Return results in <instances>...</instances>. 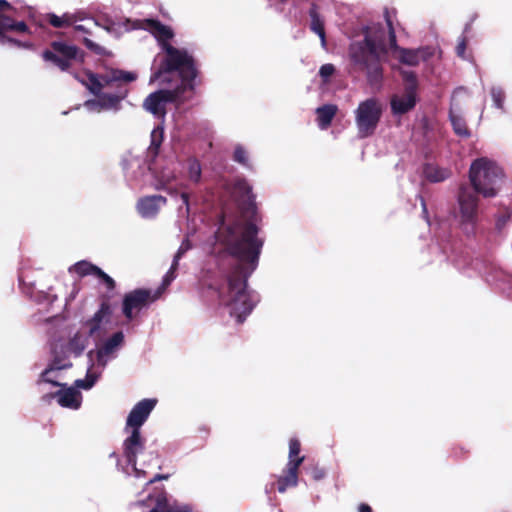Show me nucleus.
Returning <instances> with one entry per match:
<instances>
[{
  "instance_id": "nucleus-1",
  "label": "nucleus",
  "mask_w": 512,
  "mask_h": 512,
  "mask_svg": "<svg viewBox=\"0 0 512 512\" xmlns=\"http://www.w3.org/2000/svg\"><path fill=\"white\" fill-rule=\"evenodd\" d=\"M238 208L245 221H235L222 226L216 232L217 240L226 247L230 256L238 260L231 265L223 281L214 289L220 304L229 308L231 316L243 323L256 305L251 293L247 290V280L256 269L263 247V240L258 238L261 222L255 195L252 187L245 179L234 183Z\"/></svg>"
},
{
  "instance_id": "nucleus-2",
  "label": "nucleus",
  "mask_w": 512,
  "mask_h": 512,
  "mask_svg": "<svg viewBox=\"0 0 512 512\" xmlns=\"http://www.w3.org/2000/svg\"><path fill=\"white\" fill-rule=\"evenodd\" d=\"M138 28L150 32L165 52V56L153 71L150 82L159 81L161 85H169L170 75L174 71H182L185 77L188 76L190 79L197 77L198 69L194 57L187 50L176 48L169 43L174 37V32L169 26L157 19H144L139 21Z\"/></svg>"
},
{
  "instance_id": "nucleus-3",
  "label": "nucleus",
  "mask_w": 512,
  "mask_h": 512,
  "mask_svg": "<svg viewBox=\"0 0 512 512\" xmlns=\"http://www.w3.org/2000/svg\"><path fill=\"white\" fill-rule=\"evenodd\" d=\"M372 28L363 29L364 38L353 41L348 48L351 63L365 73L371 87H380L384 78L383 64L387 59L388 48L381 36L372 35Z\"/></svg>"
},
{
  "instance_id": "nucleus-4",
  "label": "nucleus",
  "mask_w": 512,
  "mask_h": 512,
  "mask_svg": "<svg viewBox=\"0 0 512 512\" xmlns=\"http://www.w3.org/2000/svg\"><path fill=\"white\" fill-rule=\"evenodd\" d=\"M177 78L179 82L174 88L160 89L147 96L144 100L143 107L146 111L152 113L157 118H164L167 111L168 103H183L187 98L184 96L186 91L193 92L195 89V79L185 77L182 71H174L170 78ZM172 80L170 81V83Z\"/></svg>"
},
{
  "instance_id": "nucleus-5",
  "label": "nucleus",
  "mask_w": 512,
  "mask_h": 512,
  "mask_svg": "<svg viewBox=\"0 0 512 512\" xmlns=\"http://www.w3.org/2000/svg\"><path fill=\"white\" fill-rule=\"evenodd\" d=\"M502 178V169L486 158L476 159L470 166L469 179L473 189L486 198L496 196Z\"/></svg>"
},
{
  "instance_id": "nucleus-6",
  "label": "nucleus",
  "mask_w": 512,
  "mask_h": 512,
  "mask_svg": "<svg viewBox=\"0 0 512 512\" xmlns=\"http://www.w3.org/2000/svg\"><path fill=\"white\" fill-rule=\"evenodd\" d=\"M383 107L377 98H368L359 103L355 110V123L359 138L372 136L381 120Z\"/></svg>"
},
{
  "instance_id": "nucleus-7",
  "label": "nucleus",
  "mask_w": 512,
  "mask_h": 512,
  "mask_svg": "<svg viewBox=\"0 0 512 512\" xmlns=\"http://www.w3.org/2000/svg\"><path fill=\"white\" fill-rule=\"evenodd\" d=\"M80 49L76 45L67 44L62 41H52L50 49L42 52L44 61L49 62L61 71H68L73 61L78 58Z\"/></svg>"
},
{
  "instance_id": "nucleus-8",
  "label": "nucleus",
  "mask_w": 512,
  "mask_h": 512,
  "mask_svg": "<svg viewBox=\"0 0 512 512\" xmlns=\"http://www.w3.org/2000/svg\"><path fill=\"white\" fill-rule=\"evenodd\" d=\"M159 298L160 292L145 288L135 289L124 295L122 301V313L126 319L132 320L135 317V311H140Z\"/></svg>"
},
{
  "instance_id": "nucleus-9",
  "label": "nucleus",
  "mask_w": 512,
  "mask_h": 512,
  "mask_svg": "<svg viewBox=\"0 0 512 512\" xmlns=\"http://www.w3.org/2000/svg\"><path fill=\"white\" fill-rule=\"evenodd\" d=\"M87 77L89 80L87 88L97 97L104 87H113L115 82H133L137 79V74L121 69H110L100 76L88 72Z\"/></svg>"
},
{
  "instance_id": "nucleus-10",
  "label": "nucleus",
  "mask_w": 512,
  "mask_h": 512,
  "mask_svg": "<svg viewBox=\"0 0 512 512\" xmlns=\"http://www.w3.org/2000/svg\"><path fill=\"white\" fill-rule=\"evenodd\" d=\"M458 203L460 207L461 223L469 224L474 229L478 217V198L476 192L462 185L459 189Z\"/></svg>"
},
{
  "instance_id": "nucleus-11",
  "label": "nucleus",
  "mask_w": 512,
  "mask_h": 512,
  "mask_svg": "<svg viewBox=\"0 0 512 512\" xmlns=\"http://www.w3.org/2000/svg\"><path fill=\"white\" fill-rule=\"evenodd\" d=\"M8 31H14L17 33H29V28L24 21L14 23L9 17L0 16V44L11 45L18 48H30L32 44L30 42H22L15 38L8 36Z\"/></svg>"
},
{
  "instance_id": "nucleus-12",
  "label": "nucleus",
  "mask_w": 512,
  "mask_h": 512,
  "mask_svg": "<svg viewBox=\"0 0 512 512\" xmlns=\"http://www.w3.org/2000/svg\"><path fill=\"white\" fill-rule=\"evenodd\" d=\"M156 403V399L149 398L143 399L136 403L127 417L125 430H140L156 406Z\"/></svg>"
},
{
  "instance_id": "nucleus-13",
  "label": "nucleus",
  "mask_w": 512,
  "mask_h": 512,
  "mask_svg": "<svg viewBox=\"0 0 512 512\" xmlns=\"http://www.w3.org/2000/svg\"><path fill=\"white\" fill-rule=\"evenodd\" d=\"M129 430L131 434L124 440L123 453L127 463L131 466H136L137 456L145 448V438L142 437L140 430Z\"/></svg>"
},
{
  "instance_id": "nucleus-14",
  "label": "nucleus",
  "mask_w": 512,
  "mask_h": 512,
  "mask_svg": "<svg viewBox=\"0 0 512 512\" xmlns=\"http://www.w3.org/2000/svg\"><path fill=\"white\" fill-rule=\"evenodd\" d=\"M129 82H115L114 86L116 88L115 93H107L101 92L98 98V105L103 109H118L120 106V102L124 100L128 95V88L126 84Z\"/></svg>"
},
{
  "instance_id": "nucleus-15",
  "label": "nucleus",
  "mask_w": 512,
  "mask_h": 512,
  "mask_svg": "<svg viewBox=\"0 0 512 512\" xmlns=\"http://www.w3.org/2000/svg\"><path fill=\"white\" fill-rule=\"evenodd\" d=\"M167 199L162 195H151L140 198L137 202V210L144 218L155 217L161 206H164Z\"/></svg>"
},
{
  "instance_id": "nucleus-16",
  "label": "nucleus",
  "mask_w": 512,
  "mask_h": 512,
  "mask_svg": "<svg viewBox=\"0 0 512 512\" xmlns=\"http://www.w3.org/2000/svg\"><path fill=\"white\" fill-rule=\"evenodd\" d=\"M301 466V460L288 461L283 474L277 479V490L284 493L288 488L296 487L298 484V471Z\"/></svg>"
},
{
  "instance_id": "nucleus-17",
  "label": "nucleus",
  "mask_w": 512,
  "mask_h": 512,
  "mask_svg": "<svg viewBox=\"0 0 512 512\" xmlns=\"http://www.w3.org/2000/svg\"><path fill=\"white\" fill-rule=\"evenodd\" d=\"M66 360V356L56 354L52 360V362L48 365V367L41 373L40 379L38 383L45 382L49 383L55 387H64L65 385L56 381L55 379L50 377V374L56 370H63L72 367V363Z\"/></svg>"
},
{
  "instance_id": "nucleus-18",
  "label": "nucleus",
  "mask_w": 512,
  "mask_h": 512,
  "mask_svg": "<svg viewBox=\"0 0 512 512\" xmlns=\"http://www.w3.org/2000/svg\"><path fill=\"white\" fill-rule=\"evenodd\" d=\"M462 92H464L462 89H457L454 91L452 96L451 108L449 112V118L455 134L463 138H468L470 137L471 132L466 124V121L462 116L456 114L453 108V106L455 105L454 102Z\"/></svg>"
},
{
  "instance_id": "nucleus-19",
  "label": "nucleus",
  "mask_w": 512,
  "mask_h": 512,
  "mask_svg": "<svg viewBox=\"0 0 512 512\" xmlns=\"http://www.w3.org/2000/svg\"><path fill=\"white\" fill-rule=\"evenodd\" d=\"M390 104L394 115H403L415 107L416 94L404 91V94L401 96H392Z\"/></svg>"
},
{
  "instance_id": "nucleus-20",
  "label": "nucleus",
  "mask_w": 512,
  "mask_h": 512,
  "mask_svg": "<svg viewBox=\"0 0 512 512\" xmlns=\"http://www.w3.org/2000/svg\"><path fill=\"white\" fill-rule=\"evenodd\" d=\"M123 341H124V334L122 331H118V332L114 333L96 351L97 362L102 365H105L106 360L104 358L109 356L110 354H112L119 346H121Z\"/></svg>"
},
{
  "instance_id": "nucleus-21",
  "label": "nucleus",
  "mask_w": 512,
  "mask_h": 512,
  "mask_svg": "<svg viewBox=\"0 0 512 512\" xmlns=\"http://www.w3.org/2000/svg\"><path fill=\"white\" fill-rule=\"evenodd\" d=\"M54 396L57 397V401L62 407L78 409L81 405V393L73 387L59 390L54 393Z\"/></svg>"
},
{
  "instance_id": "nucleus-22",
  "label": "nucleus",
  "mask_w": 512,
  "mask_h": 512,
  "mask_svg": "<svg viewBox=\"0 0 512 512\" xmlns=\"http://www.w3.org/2000/svg\"><path fill=\"white\" fill-rule=\"evenodd\" d=\"M426 48H418V49H408L403 48L400 49L399 52V61L405 65L409 66H417L420 63V60H425L428 57Z\"/></svg>"
},
{
  "instance_id": "nucleus-23",
  "label": "nucleus",
  "mask_w": 512,
  "mask_h": 512,
  "mask_svg": "<svg viewBox=\"0 0 512 512\" xmlns=\"http://www.w3.org/2000/svg\"><path fill=\"white\" fill-rule=\"evenodd\" d=\"M309 16L311 18L310 29L316 33L322 42V45L326 44V33L324 28V20L321 18L318 12V6L315 3L311 4L309 9Z\"/></svg>"
},
{
  "instance_id": "nucleus-24",
  "label": "nucleus",
  "mask_w": 512,
  "mask_h": 512,
  "mask_svg": "<svg viewBox=\"0 0 512 512\" xmlns=\"http://www.w3.org/2000/svg\"><path fill=\"white\" fill-rule=\"evenodd\" d=\"M149 512H194L190 505H169L165 495L159 494L156 498V505Z\"/></svg>"
},
{
  "instance_id": "nucleus-25",
  "label": "nucleus",
  "mask_w": 512,
  "mask_h": 512,
  "mask_svg": "<svg viewBox=\"0 0 512 512\" xmlns=\"http://www.w3.org/2000/svg\"><path fill=\"white\" fill-rule=\"evenodd\" d=\"M110 314V305L107 302H102L97 312L92 318L86 321V326L89 328V336H93L100 328L103 319Z\"/></svg>"
},
{
  "instance_id": "nucleus-26",
  "label": "nucleus",
  "mask_w": 512,
  "mask_h": 512,
  "mask_svg": "<svg viewBox=\"0 0 512 512\" xmlns=\"http://www.w3.org/2000/svg\"><path fill=\"white\" fill-rule=\"evenodd\" d=\"M337 110V106L333 104H326L318 107L316 109L318 126L321 129H327L331 125Z\"/></svg>"
},
{
  "instance_id": "nucleus-27",
  "label": "nucleus",
  "mask_w": 512,
  "mask_h": 512,
  "mask_svg": "<svg viewBox=\"0 0 512 512\" xmlns=\"http://www.w3.org/2000/svg\"><path fill=\"white\" fill-rule=\"evenodd\" d=\"M163 133L164 132L161 127H157L153 129L151 132V142L147 151V157L150 159L151 162H153L159 154L160 147L163 141Z\"/></svg>"
},
{
  "instance_id": "nucleus-28",
  "label": "nucleus",
  "mask_w": 512,
  "mask_h": 512,
  "mask_svg": "<svg viewBox=\"0 0 512 512\" xmlns=\"http://www.w3.org/2000/svg\"><path fill=\"white\" fill-rule=\"evenodd\" d=\"M46 21L55 28L68 27L77 21L75 14L65 13L62 16H58L54 13H48L46 15Z\"/></svg>"
},
{
  "instance_id": "nucleus-29",
  "label": "nucleus",
  "mask_w": 512,
  "mask_h": 512,
  "mask_svg": "<svg viewBox=\"0 0 512 512\" xmlns=\"http://www.w3.org/2000/svg\"><path fill=\"white\" fill-rule=\"evenodd\" d=\"M424 174L428 181L437 183L447 179L450 175L447 169L440 168L438 166L428 164L424 168Z\"/></svg>"
},
{
  "instance_id": "nucleus-30",
  "label": "nucleus",
  "mask_w": 512,
  "mask_h": 512,
  "mask_svg": "<svg viewBox=\"0 0 512 512\" xmlns=\"http://www.w3.org/2000/svg\"><path fill=\"white\" fill-rule=\"evenodd\" d=\"M98 269H99V267L94 265L93 263L86 261V260H81V261H78L77 263H75L74 265H72L69 268V272L76 273L80 277H85L88 275L95 276Z\"/></svg>"
},
{
  "instance_id": "nucleus-31",
  "label": "nucleus",
  "mask_w": 512,
  "mask_h": 512,
  "mask_svg": "<svg viewBox=\"0 0 512 512\" xmlns=\"http://www.w3.org/2000/svg\"><path fill=\"white\" fill-rule=\"evenodd\" d=\"M202 168L199 160L191 158L188 160V177L190 181L198 184L201 181Z\"/></svg>"
},
{
  "instance_id": "nucleus-32",
  "label": "nucleus",
  "mask_w": 512,
  "mask_h": 512,
  "mask_svg": "<svg viewBox=\"0 0 512 512\" xmlns=\"http://www.w3.org/2000/svg\"><path fill=\"white\" fill-rule=\"evenodd\" d=\"M402 78L405 82V92H409L412 94L417 93L418 88V80L417 75L413 71H402Z\"/></svg>"
},
{
  "instance_id": "nucleus-33",
  "label": "nucleus",
  "mask_w": 512,
  "mask_h": 512,
  "mask_svg": "<svg viewBox=\"0 0 512 512\" xmlns=\"http://www.w3.org/2000/svg\"><path fill=\"white\" fill-rule=\"evenodd\" d=\"M85 341L79 333H76L68 342L67 349L76 357L80 356L85 349Z\"/></svg>"
},
{
  "instance_id": "nucleus-34",
  "label": "nucleus",
  "mask_w": 512,
  "mask_h": 512,
  "mask_svg": "<svg viewBox=\"0 0 512 512\" xmlns=\"http://www.w3.org/2000/svg\"><path fill=\"white\" fill-rule=\"evenodd\" d=\"M178 265L179 264L172 262L170 269L163 277L162 284L155 290L156 292H160V296L167 289V287L171 284V282L176 278V271L178 269Z\"/></svg>"
},
{
  "instance_id": "nucleus-35",
  "label": "nucleus",
  "mask_w": 512,
  "mask_h": 512,
  "mask_svg": "<svg viewBox=\"0 0 512 512\" xmlns=\"http://www.w3.org/2000/svg\"><path fill=\"white\" fill-rule=\"evenodd\" d=\"M512 220V208H505L496 216L495 228L501 232L507 223Z\"/></svg>"
},
{
  "instance_id": "nucleus-36",
  "label": "nucleus",
  "mask_w": 512,
  "mask_h": 512,
  "mask_svg": "<svg viewBox=\"0 0 512 512\" xmlns=\"http://www.w3.org/2000/svg\"><path fill=\"white\" fill-rule=\"evenodd\" d=\"M301 451V443L298 439L292 438L289 441V460L288 461H297L301 460V464L304 461V456H300Z\"/></svg>"
},
{
  "instance_id": "nucleus-37",
  "label": "nucleus",
  "mask_w": 512,
  "mask_h": 512,
  "mask_svg": "<svg viewBox=\"0 0 512 512\" xmlns=\"http://www.w3.org/2000/svg\"><path fill=\"white\" fill-rule=\"evenodd\" d=\"M491 97L496 108L503 110L504 101L506 98L505 92L500 87H493L491 89Z\"/></svg>"
},
{
  "instance_id": "nucleus-38",
  "label": "nucleus",
  "mask_w": 512,
  "mask_h": 512,
  "mask_svg": "<svg viewBox=\"0 0 512 512\" xmlns=\"http://www.w3.org/2000/svg\"><path fill=\"white\" fill-rule=\"evenodd\" d=\"M96 379H97L96 375L88 373L86 375L85 379L76 380L75 385L78 388L88 390L94 386Z\"/></svg>"
},
{
  "instance_id": "nucleus-39",
  "label": "nucleus",
  "mask_w": 512,
  "mask_h": 512,
  "mask_svg": "<svg viewBox=\"0 0 512 512\" xmlns=\"http://www.w3.org/2000/svg\"><path fill=\"white\" fill-rule=\"evenodd\" d=\"M106 286L107 290L112 291L116 287V282L113 278H111L107 273H105L101 268L98 269L96 275Z\"/></svg>"
},
{
  "instance_id": "nucleus-40",
  "label": "nucleus",
  "mask_w": 512,
  "mask_h": 512,
  "mask_svg": "<svg viewBox=\"0 0 512 512\" xmlns=\"http://www.w3.org/2000/svg\"><path fill=\"white\" fill-rule=\"evenodd\" d=\"M233 160L235 162H238L244 166L248 164V156L246 150L241 146L238 145L235 147L234 153H233Z\"/></svg>"
},
{
  "instance_id": "nucleus-41",
  "label": "nucleus",
  "mask_w": 512,
  "mask_h": 512,
  "mask_svg": "<svg viewBox=\"0 0 512 512\" xmlns=\"http://www.w3.org/2000/svg\"><path fill=\"white\" fill-rule=\"evenodd\" d=\"M305 469L307 470V472L309 473L311 478L315 481L322 480L326 475L325 469L322 467H319L318 465H312L309 468H305Z\"/></svg>"
},
{
  "instance_id": "nucleus-42",
  "label": "nucleus",
  "mask_w": 512,
  "mask_h": 512,
  "mask_svg": "<svg viewBox=\"0 0 512 512\" xmlns=\"http://www.w3.org/2000/svg\"><path fill=\"white\" fill-rule=\"evenodd\" d=\"M335 73V67L333 64L327 63L320 67L319 75L323 82H328L329 78Z\"/></svg>"
},
{
  "instance_id": "nucleus-43",
  "label": "nucleus",
  "mask_w": 512,
  "mask_h": 512,
  "mask_svg": "<svg viewBox=\"0 0 512 512\" xmlns=\"http://www.w3.org/2000/svg\"><path fill=\"white\" fill-rule=\"evenodd\" d=\"M83 43L84 45L89 49L91 50L92 52H94L95 54L97 55H106V49L98 44H96L95 42H93L92 40H90L89 38H84L83 40Z\"/></svg>"
},
{
  "instance_id": "nucleus-44",
  "label": "nucleus",
  "mask_w": 512,
  "mask_h": 512,
  "mask_svg": "<svg viewBox=\"0 0 512 512\" xmlns=\"http://www.w3.org/2000/svg\"><path fill=\"white\" fill-rule=\"evenodd\" d=\"M388 35H389V47H390V49L399 53L400 49H403V48L399 47L398 44H397L395 28H391L390 30H388Z\"/></svg>"
},
{
  "instance_id": "nucleus-45",
  "label": "nucleus",
  "mask_w": 512,
  "mask_h": 512,
  "mask_svg": "<svg viewBox=\"0 0 512 512\" xmlns=\"http://www.w3.org/2000/svg\"><path fill=\"white\" fill-rule=\"evenodd\" d=\"M466 49H467V39L465 37H462L457 46H456V54L458 57L462 59H466Z\"/></svg>"
},
{
  "instance_id": "nucleus-46",
  "label": "nucleus",
  "mask_w": 512,
  "mask_h": 512,
  "mask_svg": "<svg viewBox=\"0 0 512 512\" xmlns=\"http://www.w3.org/2000/svg\"><path fill=\"white\" fill-rule=\"evenodd\" d=\"M14 8L11 4L6 0H0V16L9 17L14 23H16L11 16L4 14L5 12L13 11Z\"/></svg>"
},
{
  "instance_id": "nucleus-47",
  "label": "nucleus",
  "mask_w": 512,
  "mask_h": 512,
  "mask_svg": "<svg viewBox=\"0 0 512 512\" xmlns=\"http://www.w3.org/2000/svg\"><path fill=\"white\" fill-rule=\"evenodd\" d=\"M384 18H385L388 30H390L391 28H394V25H393V22L391 19V15H390V11L388 8H385V10H384Z\"/></svg>"
},
{
  "instance_id": "nucleus-48",
  "label": "nucleus",
  "mask_w": 512,
  "mask_h": 512,
  "mask_svg": "<svg viewBox=\"0 0 512 512\" xmlns=\"http://www.w3.org/2000/svg\"><path fill=\"white\" fill-rule=\"evenodd\" d=\"M180 198H181V200H182L183 204H184V205H185V207H186V212H187V213H189V210H190V204H189L190 196H189V194H188V193H186V192H182V193L180 194Z\"/></svg>"
},
{
  "instance_id": "nucleus-49",
  "label": "nucleus",
  "mask_w": 512,
  "mask_h": 512,
  "mask_svg": "<svg viewBox=\"0 0 512 512\" xmlns=\"http://www.w3.org/2000/svg\"><path fill=\"white\" fill-rule=\"evenodd\" d=\"M186 251L187 248H184L183 245H181L176 254L174 255L173 262L179 264V260L182 258Z\"/></svg>"
},
{
  "instance_id": "nucleus-50",
  "label": "nucleus",
  "mask_w": 512,
  "mask_h": 512,
  "mask_svg": "<svg viewBox=\"0 0 512 512\" xmlns=\"http://www.w3.org/2000/svg\"><path fill=\"white\" fill-rule=\"evenodd\" d=\"M453 453L455 457L460 458L465 456L468 453V451L465 450L462 446H457L453 448Z\"/></svg>"
},
{
  "instance_id": "nucleus-51",
  "label": "nucleus",
  "mask_w": 512,
  "mask_h": 512,
  "mask_svg": "<svg viewBox=\"0 0 512 512\" xmlns=\"http://www.w3.org/2000/svg\"><path fill=\"white\" fill-rule=\"evenodd\" d=\"M358 512H373V510L368 504L361 503L358 506Z\"/></svg>"
},
{
  "instance_id": "nucleus-52",
  "label": "nucleus",
  "mask_w": 512,
  "mask_h": 512,
  "mask_svg": "<svg viewBox=\"0 0 512 512\" xmlns=\"http://www.w3.org/2000/svg\"><path fill=\"white\" fill-rule=\"evenodd\" d=\"M161 479H167V476L165 475H161V474H156L149 482L150 483H154L158 480H161Z\"/></svg>"
},
{
  "instance_id": "nucleus-53",
  "label": "nucleus",
  "mask_w": 512,
  "mask_h": 512,
  "mask_svg": "<svg viewBox=\"0 0 512 512\" xmlns=\"http://www.w3.org/2000/svg\"><path fill=\"white\" fill-rule=\"evenodd\" d=\"M75 30L83 33H90V31L83 25H76Z\"/></svg>"
},
{
  "instance_id": "nucleus-54",
  "label": "nucleus",
  "mask_w": 512,
  "mask_h": 512,
  "mask_svg": "<svg viewBox=\"0 0 512 512\" xmlns=\"http://www.w3.org/2000/svg\"><path fill=\"white\" fill-rule=\"evenodd\" d=\"M422 206H423V212L427 213V208H426V204H425L424 200H422Z\"/></svg>"
},
{
  "instance_id": "nucleus-55",
  "label": "nucleus",
  "mask_w": 512,
  "mask_h": 512,
  "mask_svg": "<svg viewBox=\"0 0 512 512\" xmlns=\"http://www.w3.org/2000/svg\"><path fill=\"white\" fill-rule=\"evenodd\" d=\"M378 30L383 34V29L380 25L378 26Z\"/></svg>"
},
{
  "instance_id": "nucleus-56",
  "label": "nucleus",
  "mask_w": 512,
  "mask_h": 512,
  "mask_svg": "<svg viewBox=\"0 0 512 512\" xmlns=\"http://www.w3.org/2000/svg\"><path fill=\"white\" fill-rule=\"evenodd\" d=\"M92 353H93V351H89L88 356L91 357Z\"/></svg>"
}]
</instances>
